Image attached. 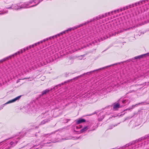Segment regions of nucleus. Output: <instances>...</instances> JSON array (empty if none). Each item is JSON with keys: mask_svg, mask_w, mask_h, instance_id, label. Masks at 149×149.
Listing matches in <instances>:
<instances>
[{"mask_svg": "<svg viewBox=\"0 0 149 149\" xmlns=\"http://www.w3.org/2000/svg\"><path fill=\"white\" fill-rule=\"evenodd\" d=\"M32 2H30L29 3H25L23 4L21 6H19L17 4H13L11 7L8 8H11L15 10H18L20 9L21 8H28V6L29 4H31Z\"/></svg>", "mask_w": 149, "mask_h": 149, "instance_id": "1", "label": "nucleus"}, {"mask_svg": "<svg viewBox=\"0 0 149 149\" xmlns=\"http://www.w3.org/2000/svg\"><path fill=\"white\" fill-rule=\"evenodd\" d=\"M17 141H15L14 142L11 141L9 143H7L4 142L3 144V149H9L10 147H13L15 146L17 143Z\"/></svg>", "mask_w": 149, "mask_h": 149, "instance_id": "2", "label": "nucleus"}, {"mask_svg": "<svg viewBox=\"0 0 149 149\" xmlns=\"http://www.w3.org/2000/svg\"><path fill=\"white\" fill-rule=\"evenodd\" d=\"M86 24V22H85L84 23L81 24H80L79 25H77L75 26H74L72 28H71L68 29L64 31L63 32H64V34H65L66 33H68L69 31H71L72 30H75V29H77L78 28H79L80 26H83L84 25H85Z\"/></svg>", "mask_w": 149, "mask_h": 149, "instance_id": "3", "label": "nucleus"}, {"mask_svg": "<svg viewBox=\"0 0 149 149\" xmlns=\"http://www.w3.org/2000/svg\"><path fill=\"white\" fill-rule=\"evenodd\" d=\"M104 17V15H99L97 16L96 18H93L90 21H88L86 22V24H88L89 22H91L93 21H97L98 20L101 19L103 18Z\"/></svg>", "mask_w": 149, "mask_h": 149, "instance_id": "4", "label": "nucleus"}, {"mask_svg": "<svg viewBox=\"0 0 149 149\" xmlns=\"http://www.w3.org/2000/svg\"><path fill=\"white\" fill-rule=\"evenodd\" d=\"M43 114L45 116V117L46 118L47 120H50V119L52 117V115H50L49 113L48 112L43 113Z\"/></svg>", "mask_w": 149, "mask_h": 149, "instance_id": "5", "label": "nucleus"}, {"mask_svg": "<svg viewBox=\"0 0 149 149\" xmlns=\"http://www.w3.org/2000/svg\"><path fill=\"white\" fill-rule=\"evenodd\" d=\"M122 102V103L125 105L129 104L130 102V100L128 98H124Z\"/></svg>", "mask_w": 149, "mask_h": 149, "instance_id": "6", "label": "nucleus"}, {"mask_svg": "<svg viewBox=\"0 0 149 149\" xmlns=\"http://www.w3.org/2000/svg\"><path fill=\"white\" fill-rule=\"evenodd\" d=\"M53 90V88H51L50 89H47L44 91L42 92L41 94L40 95L41 96H42L44 95L49 93L50 91H52Z\"/></svg>", "mask_w": 149, "mask_h": 149, "instance_id": "7", "label": "nucleus"}, {"mask_svg": "<svg viewBox=\"0 0 149 149\" xmlns=\"http://www.w3.org/2000/svg\"><path fill=\"white\" fill-rule=\"evenodd\" d=\"M21 97V95L18 96L15 98L12 99V100L9 101L6 103V104H9L10 103L14 102L17 101V100H19Z\"/></svg>", "mask_w": 149, "mask_h": 149, "instance_id": "8", "label": "nucleus"}, {"mask_svg": "<svg viewBox=\"0 0 149 149\" xmlns=\"http://www.w3.org/2000/svg\"><path fill=\"white\" fill-rule=\"evenodd\" d=\"M149 55V53L146 54H142L141 55L138 56H135L134 58V59H140L141 58L145 56H147Z\"/></svg>", "mask_w": 149, "mask_h": 149, "instance_id": "9", "label": "nucleus"}, {"mask_svg": "<svg viewBox=\"0 0 149 149\" xmlns=\"http://www.w3.org/2000/svg\"><path fill=\"white\" fill-rule=\"evenodd\" d=\"M134 7V5L132 4V5H130L128 6H126V7H123L122 8H121L120 9V10L121 11H122L123 10H125L129 8H130L132 7Z\"/></svg>", "mask_w": 149, "mask_h": 149, "instance_id": "10", "label": "nucleus"}, {"mask_svg": "<svg viewBox=\"0 0 149 149\" xmlns=\"http://www.w3.org/2000/svg\"><path fill=\"white\" fill-rule=\"evenodd\" d=\"M120 104L118 103H114L113 105V109L114 110H117L120 107Z\"/></svg>", "mask_w": 149, "mask_h": 149, "instance_id": "11", "label": "nucleus"}, {"mask_svg": "<svg viewBox=\"0 0 149 149\" xmlns=\"http://www.w3.org/2000/svg\"><path fill=\"white\" fill-rule=\"evenodd\" d=\"M86 120L84 119L80 118L76 121V123L77 124H78L82 123L85 122Z\"/></svg>", "mask_w": 149, "mask_h": 149, "instance_id": "12", "label": "nucleus"}, {"mask_svg": "<svg viewBox=\"0 0 149 149\" xmlns=\"http://www.w3.org/2000/svg\"><path fill=\"white\" fill-rule=\"evenodd\" d=\"M119 10L118 9L117 10H115L114 11H111L110 12H108V13H106L104 15V17L107 16L109 15L110 14H112L113 13H116V12L117 11L118 12H119Z\"/></svg>", "mask_w": 149, "mask_h": 149, "instance_id": "13", "label": "nucleus"}, {"mask_svg": "<svg viewBox=\"0 0 149 149\" xmlns=\"http://www.w3.org/2000/svg\"><path fill=\"white\" fill-rule=\"evenodd\" d=\"M12 56H14V55H12L8 56L4 58H3V60H4V61L7 60H8L9 59H11Z\"/></svg>", "mask_w": 149, "mask_h": 149, "instance_id": "14", "label": "nucleus"}, {"mask_svg": "<svg viewBox=\"0 0 149 149\" xmlns=\"http://www.w3.org/2000/svg\"><path fill=\"white\" fill-rule=\"evenodd\" d=\"M148 1V0H143L141 2H139L137 3H136L135 4L136 6H137V4H138L139 5H141V4H143V3H144L146 1Z\"/></svg>", "mask_w": 149, "mask_h": 149, "instance_id": "15", "label": "nucleus"}, {"mask_svg": "<svg viewBox=\"0 0 149 149\" xmlns=\"http://www.w3.org/2000/svg\"><path fill=\"white\" fill-rule=\"evenodd\" d=\"M88 129V127H85L81 129L80 130V132H83L87 130Z\"/></svg>", "mask_w": 149, "mask_h": 149, "instance_id": "16", "label": "nucleus"}, {"mask_svg": "<svg viewBox=\"0 0 149 149\" xmlns=\"http://www.w3.org/2000/svg\"><path fill=\"white\" fill-rule=\"evenodd\" d=\"M49 121V120H47L46 119H45L42 121L41 123V124H44L48 122Z\"/></svg>", "mask_w": 149, "mask_h": 149, "instance_id": "17", "label": "nucleus"}, {"mask_svg": "<svg viewBox=\"0 0 149 149\" xmlns=\"http://www.w3.org/2000/svg\"><path fill=\"white\" fill-rule=\"evenodd\" d=\"M104 68H100V69H96V70H93V71H91L89 72H88L86 73V74H88V73H91L92 72H94V71H97L98 70H101V69H103Z\"/></svg>", "mask_w": 149, "mask_h": 149, "instance_id": "18", "label": "nucleus"}, {"mask_svg": "<svg viewBox=\"0 0 149 149\" xmlns=\"http://www.w3.org/2000/svg\"><path fill=\"white\" fill-rule=\"evenodd\" d=\"M103 112L101 113H100V114L99 115V117H100V116H102V117L101 118V120H102V119H103L104 118V116H103Z\"/></svg>", "mask_w": 149, "mask_h": 149, "instance_id": "19", "label": "nucleus"}, {"mask_svg": "<svg viewBox=\"0 0 149 149\" xmlns=\"http://www.w3.org/2000/svg\"><path fill=\"white\" fill-rule=\"evenodd\" d=\"M64 32H63H63H61V33H59L58 34H57V35L58 36H58L59 37L60 36L63 35V34H64Z\"/></svg>", "mask_w": 149, "mask_h": 149, "instance_id": "20", "label": "nucleus"}, {"mask_svg": "<svg viewBox=\"0 0 149 149\" xmlns=\"http://www.w3.org/2000/svg\"><path fill=\"white\" fill-rule=\"evenodd\" d=\"M7 12L3 11L0 10V14H4L5 13H6Z\"/></svg>", "mask_w": 149, "mask_h": 149, "instance_id": "21", "label": "nucleus"}, {"mask_svg": "<svg viewBox=\"0 0 149 149\" xmlns=\"http://www.w3.org/2000/svg\"><path fill=\"white\" fill-rule=\"evenodd\" d=\"M51 134H44L42 135V136H43V137H45V136H50Z\"/></svg>", "mask_w": 149, "mask_h": 149, "instance_id": "22", "label": "nucleus"}, {"mask_svg": "<svg viewBox=\"0 0 149 149\" xmlns=\"http://www.w3.org/2000/svg\"><path fill=\"white\" fill-rule=\"evenodd\" d=\"M54 36H53L49 37V40H51V39H54Z\"/></svg>", "mask_w": 149, "mask_h": 149, "instance_id": "23", "label": "nucleus"}, {"mask_svg": "<svg viewBox=\"0 0 149 149\" xmlns=\"http://www.w3.org/2000/svg\"><path fill=\"white\" fill-rule=\"evenodd\" d=\"M34 44V45L35 46H37V45H39V42H38L37 43H35Z\"/></svg>", "mask_w": 149, "mask_h": 149, "instance_id": "24", "label": "nucleus"}, {"mask_svg": "<svg viewBox=\"0 0 149 149\" xmlns=\"http://www.w3.org/2000/svg\"><path fill=\"white\" fill-rule=\"evenodd\" d=\"M4 61V60H3V59H2V60H0V62H1V63H3V62Z\"/></svg>", "mask_w": 149, "mask_h": 149, "instance_id": "25", "label": "nucleus"}, {"mask_svg": "<svg viewBox=\"0 0 149 149\" xmlns=\"http://www.w3.org/2000/svg\"><path fill=\"white\" fill-rule=\"evenodd\" d=\"M85 74V73H84L82 75H80L79 76L77 77L78 78L79 77H82Z\"/></svg>", "mask_w": 149, "mask_h": 149, "instance_id": "26", "label": "nucleus"}, {"mask_svg": "<svg viewBox=\"0 0 149 149\" xmlns=\"http://www.w3.org/2000/svg\"><path fill=\"white\" fill-rule=\"evenodd\" d=\"M124 31V30H121L120 31H118V33H120V32H123Z\"/></svg>", "mask_w": 149, "mask_h": 149, "instance_id": "27", "label": "nucleus"}, {"mask_svg": "<svg viewBox=\"0 0 149 149\" xmlns=\"http://www.w3.org/2000/svg\"><path fill=\"white\" fill-rule=\"evenodd\" d=\"M20 52L21 53H22L24 52L23 50L22 49H21L20 50Z\"/></svg>", "mask_w": 149, "mask_h": 149, "instance_id": "28", "label": "nucleus"}, {"mask_svg": "<svg viewBox=\"0 0 149 149\" xmlns=\"http://www.w3.org/2000/svg\"><path fill=\"white\" fill-rule=\"evenodd\" d=\"M134 106H132V107H130V109H129V110L130 109H132L133 108H134Z\"/></svg>", "mask_w": 149, "mask_h": 149, "instance_id": "29", "label": "nucleus"}, {"mask_svg": "<svg viewBox=\"0 0 149 149\" xmlns=\"http://www.w3.org/2000/svg\"><path fill=\"white\" fill-rule=\"evenodd\" d=\"M40 1L39 2H38L37 4H36V5H33V6H31V7H33V6H36L37 5V4H38L39 3H40Z\"/></svg>", "mask_w": 149, "mask_h": 149, "instance_id": "30", "label": "nucleus"}, {"mask_svg": "<svg viewBox=\"0 0 149 149\" xmlns=\"http://www.w3.org/2000/svg\"><path fill=\"white\" fill-rule=\"evenodd\" d=\"M25 48L26 50H29V47H27Z\"/></svg>", "mask_w": 149, "mask_h": 149, "instance_id": "31", "label": "nucleus"}, {"mask_svg": "<svg viewBox=\"0 0 149 149\" xmlns=\"http://www.w3.org/2000/svg\"><path fill=\"white\" fill-rule=\"evenodd\" d=\"M17 54H18L17 53V52L15 53L14 54H13V55H14H14H15L16 56Z\"/></svg>", "mask_w": 149, "mask_h": 149, "instance_id": "32", "label": "nucleus"}, {"mask_svg": "<svg viewBox=\"0 0 149 149\" xmlns=\"http://www.w3.org/2000/svg\"><path fill=\"white\" fill-rule=\"evenodd\" d=\"M23 52H25V51H26V48H24L23 49Z\"/></svg>", "mask_w": 149, "mask_h": 149, "instance_id": "33", "label": "nucleus"}, {"mask_svg": "<svg viewBox=\"0 0 149 149\" xmlns=\"http://www.w3.org/2000/svg\"><path fill=\"white\" fill-rule=\"evenodd\" d=\"M43 40H41L40 42H39V44L40 43H42L43 42Z\"/></svg>", "mask_w": 149, "mask_h": 149, "instance_id": "34", "label": "nucleus"}, {"mask_svg": "<svg viewBox=\"0 0 149 149\" xmlns=\"http://www.w3.org/2000/svg\"><path fill=\"white\" fill-rule=\"evenodd\" d=\"M31 45V46L32 47V48H33L35 47L34 44H33V45Z\"/></svg>", "mask_w": 149, "mask_h": 149, "instance_id": "35", "label": "nucleus"}, {"mask_svg": "<svg viewBox=\"0 0 149 149\" xmlns=\"http://www.w3.org/2000/svg\"><path fill=\"white\" fill-rule=\"evenodd\" d=\"M29 49H31V48H32V47L31 46V45H30V46H29Z\"/></svg>", "mask_w": 149, "mask_h": 149, "instance_id": "36", "label": "nucleus"}, {"mask_svg": "<svg viewBox=\"0 0 149 149\" xmlns=\"http://www.w3.org/2000/svg\"><path fill=\"white\" fill-rule=\"evenodd\" d=\"M18 54H19L20 53V51H19L17 52Z\"/></svg>", "mask_w": 149, "mask_h": 149, "instance_id": "37", "label": "nucleus"}, {"mask_svg": "<svg viewBox=\"0 0 149 149\" xmlns=\"http://www.w3.org/2000/svg\"><path fill=\"white\" fill-rule=\"evenodd\" d=\"M54 36V37H55L56 38H57V37H58L57 34H56Z\"/></svg>", "mask_w": 149, "mask_h": 149, "instance_id": "38", "label": "nucleus"}, {"mask_svg": "<svg viewBox=\"0 0 149 149\" xmlns=\"http://www.w3.org/2000/svg\"><path fill=\"white\" fill-rule=\"evenodd\" d=\"M48 40H49V38H47L46 39V41H47Z\"/></svg>", "mask_w": 149, "mask_h": 149, "instance_id": "39", "label": "nucleus"}, {"mask_svg": "<svg viewBox=\"0 0 149 149\" xmlns=\"http://www.w3.org/2000/svg\"><path fill=\"white\" fill-rule=\"evenodd\" d=\"M43 41V42H45V41H46V39H44Z\"/></svg>", "mask_w": 149, "mask_h": 149, "instance_id": "40", "label": "nucleus"}]
</instances>
